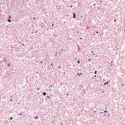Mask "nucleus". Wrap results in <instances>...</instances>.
Wrapping results in <instances>:
<instances>
[{
	"label": "nucleus",
	"mask_w": 125,
	"mask_h": 125,
	"mask_svg": "<svg viewBox=\"0 0 125 125\" xmlns=\"http://www.w3.org/2000/svg\"><path fill=\"white\" fill-rule=\"evenodd\" d=\"M10 97H11V98H12V96H11Z\"/></svg>",
	"instance_id": "a19ab883"
},
{
	"label": "nucleus",
	"mask_w": 125,
	"mask_h": 125,
	"mask_svg": "<svg viewBox=\"0 0 125 125\" xmlns=\"http://www.w3.org/2000/svg\"><path fill=\"white\" fill-rule=\"evenodd\" d=\"M7 21H8V22H9V23H11V20L10 19H8L7 20Z\"/></svg>",
	"instance_id": "20e7f679"
},
{
	"label": "nucleus",
	"mask_w": 125,
	"mask_h": 125,
	"mask_svg": "<svg viewBox=\"0 0 125 125\" xmlns=\"http://www.w3.org/2000/svg\"><path fill=\"white\" fill-rule=\"evenodd\" d=\"M40 63H42V61L40 62Z\"/></svg>",
	"instance_id": "a878e982"
},
{
	"label": "nucleus",
	"mask_w": 125,
	"mask_h": 125,
	"mask_svg": "<svg viewBox=\"0 0 125 125\" xmlns=\"http://www.w3.org/2000/svg\"><path fill=\"white\" fill-rule=\"evenodd\" d=\"M56 55H57V53H56L55 54V56H56Z\"/></svg>",
	"instance_id": "dca6fc26"
},
{
	"label": "nucleus",
	"mask_w": 125,
	"mask_h": 125,
	"mask_svg": "<svg viewBox=\"0 0 125 125\" xmlns=\"http://www.w3.org/2000/svg\"><path fill=\"white\" fill-rule=\"evenodd\" d=\"M61 85H62V83H61Z\"/></svg>",
	"instance_id": "e433bc0d"
},
{
	"label": "nucleus",
	"mask_w": 125,
	"mask_h": 125,
	"mask_svg": "<svg viewBox=\"0 0 125 125\" xmlns=\"http://www.w3.org/2000/svg\"><path fill=\"white\" fill-rule=\"evenodd\" d=\"M70 7H73V6L71 5V6H70Z\"/></svg>",
	"instance_id": "2f4dec72"
},
{
	"label": "nucleus",
	"mask_w": 125,
	"mask_h": 125,
	"mask_svg": "<svg viewBox=\"0 0 125 125\" xmlns=\"http://www.w3.org/2000/svg\"><path fill=\"white\" fill-rule=\"evenodd\" d=\"M10 18H11V16L9 15L8 19H10Z\"/></svg>",
	"instance_id": "6e6552de"
},
{
	"label": "nucleus",
	"mask_w": 125,
	"mask_h": 125,
	"mask_svg": "<svg viewBox=\"0 0 125 125\" xmlns=\"http://www.w3.org/2000/svg\"><path fill=\"white\" fill-rule=\"evenodd\" d=\"M63 74H64V75H65V72H64V73H63Z\"/></svg>",
	"instance_id": "c9c22d12"
},
{
	"label": "nucleus",
	"mask_w": 125,
	"mask_h": 125,
	"mask_svg": "<svg viewBox=\"0 0 125 125\" xmlns=\"http://www.w3.org/2000/svg\"><path fill=\"white\" fill-rule=\"evenodd\" d=\"M19 43H21V42H19Z\"/></svg>",
	"instance_id": "7c9ffc66"
},
{
	"label": "nucleus",
	"mask_w": 125,
	"mask_h": 125,
	"mask_svg": "<svg viewBox=\"0 0 125 125\" xmlns=\"http://www.w3.org/2000/svg\"><path fill=\"white\" fill-rule=\"evenodd\" d=\"M122 86H125V84H122Z\"/></svg>",
	"instance_id": "aec40b11"
},
{
	"label": "nucleus",
	"mask_w": 125,
	"mask_h": 125,
	"mask_svg": "<svg viewBox=\"0 0 125 125\" xmlns=\"http://www.w3.org/2000/svg\"><path fill=\"white\" fill-rule=\"evenodd\" d=\"M61 50H62V51L63 50V49H62Z\"/></svg>",
	"instance_id": "f704fd0d"
},
{
	"label": "nucleus",
	"mask_w": 125,
	"mask_h": 125,
	"mask_svg": "<svg viewBox=\"0 0 125 125\" xmlns=\"http://www.w3.org/2000/svg\"><path fill=\"white\" fill-rule=\"evenodd\" d=\"M10 101H12V99H11L10 100Z\"/></svg>",
	"instance_id": "393cba45"
},
{
	"label": "nucleus",
	"mask_w": 125,
	"mask_h": 125,
	"mask_svg": "<svg viewBox=\"0 0 125 125\" xmlns=\"http://www.w3.org/2000/svg\"><path fill=\"white\" fill-rule=\"evenodd\" d=\"M9 66H10V63H8V67H9Z\"/></svg>",
	"instance_id": "ddd939ff"
},
{
	"label": "nucleus",
	"mask_w": 125,
	"mask_h": 125,
	"mask_svg": "<svg viewBox=\"0 0 125 125\" xmlns=\"http://www.w3.org/2000/svg\"><path fill=\"white\" fill-rule=\"evenodd\" d=\"M3 62L4 63H5L7 62V63H8V58H4L3 59Z\"/></svg>",
	"instance_id": "f03ea898"
},
{
	"label": "nucleus",
	"mask_w": 125,
	"mask_h": 125,
	"mask_svg": "<svg viewBox=\"0 0 125 125\" xmlns=\"http://www.w3.org/2000/svg\"><path fill=\"white\" fill-rule=\"evenodd\" d=\"M54 26V24H52V26L53 27Z\"/></svg>",
	"instance_id": "a211bd4d"
},
{
	"label": "nucleus",
	"mask_w": 125,
	"mask_h": 125,
	"mask_svg": "<svg viewBox=\"0 0 125 125\" xmlns=\"http://www.w3.org/2000/svg\"><path fill=\"white\" fill-rule=\"evenodd\" d=\"M43 95L45 96V95H46V92H43Z\"/></svg>",
	"instance_id": "423d86ee"
},
{
	"label": "nucleus",
	"mask_w": 125,
	"mask_h": 125,
	"mask_svg": "<svg viewBox=\"0 0 125 125\" xmlns=\"http://www.w3.org/2000/svg\"><path fill=\"white\" fill-rule=\"evenodd\" d=\"M80 40H83V38H80Z\"/></svg>",
	"instance_id": "412c9836"
},
{
	"label": "nucleus",
	"mask_w": 125,
	"mask_h": 125,
	"mask_svg": "<svg viewBox=\"0 0 125 125\" xmlns=\"http://www.w3.org/2000/svg\"><path fill=\"white\" fill-rule=\"evenodd\" d=\"M94 77H95V78H96V75H95Z\"/></svg>",
	"instance_id": "cd10ccee"
},
{
	"label": "nucleus",
	"mask_w": 125,
	"mask_h": 125,
	"mask_svg": "<svg viewBox=\"0 0 125 125\" xmlns=\"http://www.w3.org/2000/svg\"><path fill=\"white\" fill-rule=\"evenodd\" d=\"M96 34H98V31L96 32Z\"/></svg>",
	"instance_id": "6ab92c4d"
},
{
	"label": "nucleus",
	"mask_w": 125,
	"mask_h": 125,
	"mask_svg": "<svg viewBox=\"0 0 125 125\" xmlns=\"http://www.w3.org/2000/svg\"><path fill=\"white\" fill-rule=\"evenodd\" d=\"M78 76H81V75H82V73H81L80 74V73H78Z\"/></svg>",
	"instance_id": "0eeeda50"
},
{
	"label": "nucleus",
	"mask_w": 125,
	"mask_h": 125,
	"mask_svg": "<svg viewBox=\"0 0 125 125\" xmlns=\"http://www.w3.org/2000/svg\"><path fill=\"white\" fill-rule=\"evenodd\" d=\"M94 5H95V4H94Z\"/></svg>",
	"instance_id": "79ce46f5"
},
{
	"label": "nucleus",
	"mask_w": 125,
	"mask_h": 125,
	"mask_svg": "<svg viewBox=\"0 0 125 125\" xmlns=\"http://www.w3.org/2000/svg\"><path fill=\"white\" fill-rule=\"evenodd\" d=\"M73 60H74L75 63H80V60H78L77 61H76V60H77V58H73Z\"/></svg>",
	"instance_id": "f257e3e1"
},
{
	"label": "nucleus",
	"mask_w": 125,
	"mask_h": 125,
	"mask_svg": "<svg viewBox=\"0 0 125 125\" xmlns=\"http://www.w3.org/2000/svg\"><path fill=\"white\" fill-rule=\"evenodd\" d=\"M10 120H13V118H12V117H10Z\"/></svg>",
	"instance_id": "2eb2a0df"
},
{
	"label": "nucleus",
	"mask_w": 125,
	"mask_h": 125,
	"mask_svg": "<svg viewBox=\"0 0 125 125\" xmlns=\"http://www.w3.org/2000/svg\"><path fill=\"white\" fill-rule=\"evenodd\" d=\"M22 45H24V43H22Z\"/></svg>",
	"instance_id": "473e14b6"
},
{
	"label": "nucleus",
	"mask_w": 125,
	"mask_h": 125,
	"mask_svg": "<svg viewBox=\"0 0 125 125\" xmlns=\"http://www.w3.org/2000/svg\"><path fill=\"white\" fill-rule=\"evenodd\" d=\"M60 67H61L60 66L59 67V68H60Z\"/></svg>",
	"instance_id": "ea45409f"
},
{
	"label": "nucleus",
	"mask_w": 125,
	"mask_h": 125,
	"mask_svg": "<svg viewBox=\"0 0 125 125\" xmlns=\"http://www.w3.org/2000/svg\"><path fill=\"white\" fill-rule=\"evenodd\" d=\"M76 62H77V61H78V60H77V58H76Z\"/></svg>",
	"instance_id": "bb28decb"
},
{
	"label": "nucleus",
	"mask_w": 125,
	"mask_h": 125,
	"mask_svg": "<svg viewBox=\"0 0 125 125\" xmlns=\"http://www.w3.org/2000/svg\"><path fill=\"white\" fill-rule=\"evenodd\" d=\"M73 19H75V18H76V13H75V12H73Z\"/></svg>",
	"instance_id": "7ed1b4c3"
},
{
	"label": "nucleus",
	"mask_w": 125,
	"mask_h": 125,
	"mask_svg": "<svg viewBox=\"0 0 125 125\" xmlns=\"http://www.w3.org/2000/svg\"><path fill=\"white\" fill-rule=\"evenodd\" d=\"M104 112H105V113H108V111H107V110H104Z\"/></svg>",
	"instance_id": "f8f14e48"
},
{
	"label": "nucleus",
	"mask_w": 125,
	"mask_h": 125,
	"mask_svg": "<svg viewBox=\"0 0 125 125\" xmlns=\"http://www.w3.org/2000/svg\"><path fill=\"white\" fill-rule=\"evenodd\" d=\"M95 74L96 75V71H95Z\"/></svg>",
	"instance_id": "4be33fe9"
},
{
	"label": "nucleus",
	"mask_w": 125,
	"mask_h": 125,
	"mask_svg": "<svg viewBox=\"0 0 125 125\" xmlns=\"http://www.w3.org/2000/svg\"><path fill=\"white\" fill-rule=\"evenodd\" d=\"M33 20H36V18L33 17Z\"/></svg>",
	"instance_id": "f3484780"
},
{
	"label": "nucleus",
	"mask_w": 125,
	"mask_h": 125,
	"mask_svg": "<svg viewBox=\"0 0 125 125\" xmlns=\"http://www.w3.org/2000/svg\"><path fill=\"white\" fill-rule=\"evenodd\" d=\"M40 89V88H37V90H39Z\"/></svg>",
	"instance_id": "b1692460"
},
{
	"label": "nucleus",
	"mask_w": 125,
	"mask_h": 125,
	"mask_svg": "<svg viewBox=\"0 0 125 125\" xmlns=\"http://www.w3.org/2000/svg\"><path fill=\"white\" fill-rule=\"evenodd\" d=\"M50 86H51V87L52 86V85H51Z\"/></svg>",
	"instance_id": "4c0bfd02"
},
{
	"label": "nucleus",
	"mask_w": 125,
	"mask_h": 125,
	"mask_svg": "<svg viewBox=\"0 0 125 125\" xmlns=\"http://www.w3.org/2000/svg\"><path fill=\"white\" fill-rule=\"evenodd\" d=\"M47 97H48V98H49V96H47Z\"/></svg>",
	"instance_id": "c85d7f7f"
},
{
	"label": "nucleus",
	"mask_w": 125,
	"mask_h": 125,
	"mask_svg": "<svg viewBox=\"0 0 125 125\" xmlns=\"http://www.w3.org/2000/svg\"><path fill=\"white\" fill-rule=\"evenodd\" d=\"M77 33H80V31H77Z\"/></svg>",
	"instance_id": "c756f323"
},
{
	"label": "nucleus",
	"mask_w": 125,
	"mask_h": 125,
	"mask_svg": "<svg viewBox=\"0 0 125 125\" xmlns=\"http://www.w3.org/2000/svg\"><path fill=\"white\" fill-rule=\"evenodd\" d=\"M18 116H19V115H20V116H22V113H21V114H18Z\"/></svg>",
	"instance_id": "9d476101"
},
{
	"label": "nucleus",
	"mask_w": 125,
	"mask_h": 125,
	"mask_svg": "<svg viewBox=\"0 0 125 125\" xmlns=\"http://www.w3.org/2000/svg\"><path fill=\"white\" fill-rule=\"evenodd\" d=\"M110 63H113V61H112Z\"/></svg>",
	"instance_id": "72a5a7b5"
},
{
	"label": "nucleus",
	"mask_w": 125,
	"mask_h": 125,
	"mask_svg": "<svg viewBox=\"0 0 125 125\" xmlns=\"http://www.w3.org/2000/svg\"><path fill=\"white\" fill-rule=\"evenodd\" d=\"M91 53H93V55H95V54L94 53L93 51H91Z\"/></svg>",
	"instance_id": "39448f33"
},
{
	"label": "nucleus",
	"mask_w": 125,
	"mask_h": 125,
	"mask_svg": "<svg viewBox=\"0 0 125 125\" xmlns=\"http://www.w3.org/2000/svg\"><path fill=\"white\" fill-rule=\"evenodd\" d=\"M114 22H117V20L115 19Z\"/></svg>",
	"instance_id": "9b49d317"
},
{
	"label": "nucleus",
	"mask_w": 125,
	"mask_h": 125,
	"mask_svg": "<svg viewBox=\"0 0 125 125\" xmlns=\"http://www.w3.org/2000/svg\"><path fill=\"white\" fill-rule=\"evenodd\" d=\"M66 95H67V96H68V95H69V94L67 93Z\"/></svg>",
	"instance_id": "5701e85b"
},
{
	"label": "nucleus",
	"mask_w": 125,
	"mask_h": 125,
	"mask_svg": "<svg viewBox=\"0 0 125 125\" xmlns=\"http://www.w3.org/2000/svg\"><path fill=\"white\" fill-rule=\"evenodd\" d=\"M108 83H109L108 82H106V83H104V84H108Z\"/></svg>",
	"instance_id": "1a4fd4ad"
},
{
	"label": "nucleus",
	"mask_w": 125,
	"mask_h": 125,
	"mask_svg": "<svg viewBox=\"0 0 125 125\" xmlns=\"http://www.w3.org/2000/svg\"><path fill=\"white\" fill-rule=\"evenodd\" d=\"M38 118H39V117L37 116L35 118V119H38Z\"/></svg>",
	"instance_id": "4468645a"
},
{
	"label": "nucleus",
	"mask_w": 125,
	"mask_h": 125,
	"mask_svg": "<svg viewBox=\"0 0 125 125\" xmlns=\"http://www.w3.org/2000/svg\"><path fill=\"white\" fill-rule=\"evenodd\" d=\"M51 65H52V63H51Z\"/></svg>",
	"instance_id": "58836bf2"
}]
</instances>
